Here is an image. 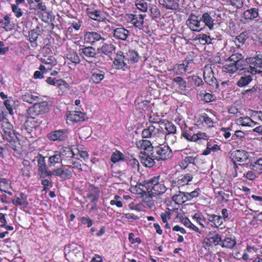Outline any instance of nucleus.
<instances>
[{"label": "nucleus", "instance_id": "obj_60", "mask_svg": "<svg viewBox=\"0 0 262 262\" xmlns=\"http://www.w3.org/2000/svg\"><path fill=\"white\" fill-rule=\"evenodd\" d=\"M41 61L45 64L49 65V67L51 68V69L56 64V60L54 56H50V57H42L41 58Z\"/></svg>", "mask_w": 262, "mask_h": 262}, {"label": "nucleus", "instance_id": "obj_24", "mask_svg": "<svg viewBox=\"0 0 262 262\" xmlns=\"http://www.w3.org/2000/svg\"><path fill=\"white\" fill-rule=\"evenodd\" d=\"M140 158L141 163L145 167L150 168L156 164L155 161L156 159L152 157L151 151L146 154L140 153Z\"/></svg>", "mask_w": 262, "mask_h": 262}, {"label": "nucleus", "instance_id": "obj_14", "mask_svg": "<svg viewBox=\"0 0 262 262\" xmlns=\"http://www.w3.org/2000/svg\"><path fill=\"white\" fill-rule=\"evenodd\" d=\"M68 130L59 129L51 132L47 135L48 138L53 141H64L68 139Z\"/></svg>", "mask_w": 262, "mask_h": 262}, {"label": "nucleus", "instance_id": "obj_42", "mask_svg": "<svg viewBox=\"0 0 262 262\" xmlns=\"http://www.w3.org/2000/svg\"><path fill=\"white\" fill-rule=\"evenodd\" d=\"M81 51L80 55L83 58H95L96 57V52L94 48L91 46L84 47L80 49Z\"/></svg>", "mask_w": 262, "mask_h": 262}, {"label": "nucleus", "instance_id": "obj_30", "mask_svg": "<svg viewBox=\"0 0 262 262\" xmlns=\"http://www.w3.org/2000/svg\"><path fill=\"white\" fill-rule=\"evenodd\" d=\"M145 16V14H131L130 17V22L136 28L141 29L143 27L144 19Z\"/></svg>", "mask_w": 262, "mask_h": 262}, {"label": "nucleus", "instance_id": "obj_1", "mask_svg": "<svg viewBox=\"0 0 262 262\" xmlns=\"http://www.w3.org/2000/svg\"><path fill=\"white\" fill-rule=\"evenodd\" d=\"M143 185L148 189H150L149 192H151V195L154 197L163 194L167 189L164 181L161 180L160 175L152 177L143 181Z\"/></svg>", "mask_w": 262, "mask_h": 262}, {"label": "nucleus", "instance_id": "obj_36", "mask_svg": "<svg viewBox=\"0 0 262 262\" xmlns=\"http://www.w3.org/2000/svg\"><path fill=\"white\" fill-rule=\"evenodd\" d=\"M2 130L3 132V136L6 138H12L13 133L12 125L6 119L2 120L1 123Z\"/></svg>", "mask_w": 262, "mask_h": 262}, {"label": "nucleus", "instance_id": "obj_12", "mask_svg": "<svg viewBox=\"0 0 262 262\" xmlns=\"http://www.w3.org/2000/svg\"><path fill=\"white\" fill-rule=\"evenodd\" d=\"M105 72L104 70L93 67L91 70V76L89 82L92 84H99L105 77Z\"/></svg>", "mask_w": 262, "mask_h": 262}, {"label": "nucleus", "instance_id": "obj_46", "mask_svg": "<svg viewBox=\"0 0 262 262\" xmlns=\"http://www.w3.org/2000/svg\"><path fill=\"white\" fill-rule=\"evenodd\" d=\"M236 122L238 125L246 127H252L256 124L249 117H239L237 119Z\"/></svg>", "mask_w": 262, "mask_h": 262}, {"label": "nucleus", "instance_id": "obj_34", "mask_svg": "<svg viewBox=\"0 0 262 262\" xmlns=\"http://www.w3.org/2000/svg\"><path fill=\"white\" fill-rule=\"evenodd\" d=\"M124 56L127 64L136 63L139 61L140 58L138 53L133 49H129Z\"/></svg>", "mask_w": 262, "mask_h": 262}, {"label": "nucleus", "instance_id": "obj_18", "mask_svg": "<svg viewBox=\"0 0 262 262\" xmlns=\"http://www.w3.org/2000/svg\"><path fill=\"white\" fill-rule=\"evenodd\" d=\"M85 114L80 111H70L67 114V120L73 123L85 120Z\"/></svg>", "mask_w": 262, "mask_h": 262}, {"label": "nucleus", "instance_id": "obj_41", "mask_svg": "<svg viewBox=\"0 0 262 262\" xmlns=\"http://www.w3.org/2000/svg\"><path fill=\"white\" fill-rule=\"evenodd\" d=\"M23 167L20 168L21 174L27 178L31 177L32 165L30 162L27 160H24L22 162Z\"/></svg>", "mask_w": 262, "mask_h": 262}, {"label": "nucleus", "instance_id": "obj_43", "mask_svg": "<svg viewBox=\"0 0 262 262\" xmlns=\"http://www.w3.org/2000/svg\"><path fill=\"white\" fill-rule=\"evenodd\" d=\"M115 49V47L113 45L104 43L101 48H98L97 52L100 56L103 57L112 53Z\"/></svg>", "mask_w": 262, "mask_h": 262}, {"label": "nucleus", "instance_id": "obj_62", "mask_svg": "<svg viewBox=\"0 0 262 262\" xmlns=\"http://www.w3.org/2000/svg\"><path fill=\"white\" fill-rule=\"evenodd\" d=\"M4 103L9 114L12 115L13 114V106L15 104V102L12 100V98L9 97V99L4 101Z\"/></svg>", "mask_w": 262, "mask_h": 262}, {"label": "nucleus", "instance_id": "obj_31", "mask_svg": "<svg viewBox=\"0 0 262 262\" xmlns=\"http://www.w3.org/2000/svg\"><path fill=\"white\" fill-rule=\"evenodd\" d=\"M247 62L251 68H262V52H256L255 56L247 58Z\"/></svg>", "mask_w": 262, "mask_h": 262}, {"label": "nucleus", "instance_id": "obj_25", "mask_svg": "<svg viewBox=\"0 0 262 262\" xmlns=\"http://www.w3.org/2000/svg\"><path fill=\"white\" fill-rule=\"evenodd\" d=\"M253 80V75L252 73L242 75L236 81V85L237 87L245 88L248 86Z\"/></svg>", "mask_w": 262, "mask_h": 262}, {"label": "nucleus", "instance_id": "obj_50", "mask_svg": "<svg viewBox=\"0 0 262 262\" xmlns=\"http://www.w3.org/2000/svg\"><path fill=\"white\" fill-rule=\"evenodd\" d=\"M39 34L35 30H31L29 32V39L31 43V46L33 48H36L38 44L37 40Z\"/></svg>", "mask_w": 262, "mask_h": 262}, {"label": "nucleus", "instance_id": "obj_4", "mask_svg": "<svg viewBox=\"0 0 262 262\" xmlns=\"http://www.w3.org/2000/svg\"><path fill=\"white\" fill-rule=\"evenodd\" d=\"M151 155L152 157L158 161H166L172 157V152L167 144L163 143L154 146Z\"/></svg>", "mask_w": 262, "mask_h": 262}, {"label": "nucleus", "instance_id": "obj_48", "mask_svg": "<svg viewBox=\"0 0 262 262\" xmlns=\"http://www.w3.org/2000/svg\"><path fill=\"white\" fill-rule=\"evenodd\" d=\"M181 136L188 142H195V134L193 132L191 128L183 130Z\"/></svg>", "mask_w": 262, "mask_h": 262}, {"label": "nucleus", "instance_id": "obj_33", "mask_svg": "<svg viewBox=\"0 0 262 262\" xmlns=\"http://www.w3.org/2000/svg\"><path fill=\"white\" fill-rule=\"evenodd\" d=\"M23 101L30 104L34 103L35 102H38L40 100L39 95L38 93L27 92L21 96Z\"/></svg>", "mask_w": 262, "mask_h": 262}, {"label": "nucleus", "instance_id": "obj_58", "mask_svg": "<svg viewBox=\"0 0 262 262\" xmlns=\"http://www.w3.org/2000/svg\"><path fill=\"white\" fill-rule=\"evenodd\" d=\"M124 159V155L121 151L117 150L113 152L111 157V160L114 163H115L120 160H123Z\"/></svg>", "mask_w": 262, "mask_h": 262}, {"label": "nucleus", "instance_id": "obj_11", "mask_svg": "<svg viewBox=\"0 0 262 262\" xmlns=\"http://www.w3.org/2000/svg\"><path fill=\"white\" fill-rule=\"evenodd\" d=\"M105 39L98 31H84V40L85 42L95 45L97 42H103Z\"/></svg>", "mask_w": 262, "mask_h": 262}, {"label": "nucleus", "instance_id": "obj_2", "mask_svg": "<svg viewBox=\"0 0 262 262\" xmlns=\"http://www.w3.org/2000/svg\"><path fill=\"white\" fill-rule=\"evenodd\" d=\"M74 154L69 147H64L58 151H54L53 155L48 157L49 166H55L56 164L61 163L62 161L66 163L67 158H72Z\"/></svg>", "mask_w": 262, "mask_h": 262}, {"label": "nucleus", "instance_id": "obj_22", "mask_svg": "<svg viewBox=\"0 0 262 262\" xmlns=\"http://www.w3.org/2000/svg\"><path fill=\"white\" fill-rule=\"evenodd\" d=\"M82 162V160L75 158L73 156L72 158H67L65 166L76 169L77 172H79L83 170Z\"/></svg>", "mask_w": 262, "mask_h": 262}, {"label": "nucleus", "instance_id": "obj_29", "mask_svg": "<svg viewBox=\"0 0 262 262\" xmlns=\"http://www.w3.org/2000/svg\"><path fill=\"white\" fill-rule=\"evenodd\" d=\"M249 154L244 150H236L231 153L232 159L235 162H244L249 159Z\"/></svg>", "mask_w": 262, "mask_h": 262}, {"label": "nucleus", "instance_id": "obj_28", "mask_svg": "<svg viewBox=\"0 0 262 262\" xmlns=\"http://www.w3.org/2000/svg\"><path fill=\"white\" fill-rule=\"evenodd\" d=\"M85 12L90 18L97 21H102L106 19L102 16V12L100 10H96L93 7L87 8Z\"/></svg>", "mask_w": 262, "mask_h": 262}, {"label": "nucleus", "instance_id": "obj_37", "mask_svg": "<svg viewBox=\"0 0 262 262\" xmlns=\"http://www.w3.org/2000/svg\"><path fill=\"white\" fill-rule=\"evenodd\" d=\"M200 124L203 126L207 128H212L214 127V121L206 113H203L200 116Z\"/></svg>", "mask_w": 262, "mask_h": 262}, {"label": "nucleus", "instance_id": "obj_17", "mask_svg": "<svg viewBox=\"0 0 262 262\" xmlns=\"http://www.w3.org/2000/svg\"><path fill=\"white\" fill-rule=\"evenodd\" d=\"M135 145L138 149L141 150L140 153H148L152 151L154 146L151 142L147 139H141L136 141Z\"/></svg>", "mask_w": 262, "mask_h": 262}, {"label": "nucleus", "instance_id": "obj_7", "mask_svg": "<svg viewBox=\"0 0 262 262\" xmlns=\"http://www.w3.org/2000/svg\"><path fill=\"white\" fill-rule=\"evenodd\" d=\"M49 103L46 101L36 102L27 110V114L31 116H37L49 111Z\"/></svg>", "mask_w": 262, "mask_h": 262}, {"label": "nucleus", "instance_id": "obj_59", "mask_svg": "<svg viewBox=\"0 0 262 262\" xmlns=\"http://www.w3.org/2000/svg\"><path fill=\"white\" fill-rule=\"evenodd\" d=\"M0 24L6 30H11L13 27V26L11 25L10 19L8 15H6L3 18H0Z\"/></svg>", "mask_w": 262, "mask_h": 262}, {"label": "nucleus", "instance_id": "obj_16", "mask_svg": "<svg viewBox=\"0 0 262 262\" xmlns=\"http://www.w3.org/2000/svg\"><path fill=\"white\" fill-rule=\"evenodd\" d=\"M260 94L262 95V89L256 84L247 89L243 90L241 92V95L248 99H253L258 95Z\"/></svg>", "mask_w": 262, "mask_h": 262}, {"label": "nucleus", "instance_id": "obj_54", "mask_svg": "<svg viewBox=\"0 0 262 262\" xmlns=\"http://www.w3.org/2000/svg\"><path fill=\"white\" fill-rule=\"evenodd\" d=\"M248 33L247 32H243L241 33L239 35L237 36L235 38V42L236 45L239 47L243 45L247 39L248 38Z\"/></svg>", "mask_w": 262, "mask_h": 262}, {"label": "nucleus", "instance_id": "obj_53", "mask_svg": "<svg viewBox=\"0 0 262 262\" xmlns=\"http://www.w3.org/2000/svg\"><path fill=\"white\" fill-rule=\"evenodd\" d=\"M260 174L258 171L253 170L252 167L251 170L245 172L243 177L248 180L254 181Z\"/></svg>", "mask_w": 262, "mask_h": 262}, {"label": "nucleus", "instance_id": "obj_61", "mask_svg": "<svg viewBox=\"0 0 262 262\" xmlns=\"http://www.w3.org/2000/svg\"><path fill=\"white\" fill-rule=\"evenodd\" d=\"M56 86L61 91L62 93L66 92L70 89V84L62 79H58V82Z\"/></svg>", "mask_w": 262, "mask_h": 262}, {"label": "nucleus", "instance_id": "obj_27", "mask_svg": "<svg viewBox=\"0 0 262 262\" xmlns=\"http://www.w3.org/2000/svg\"><path fill=\"white\" fill-rule=\"evenodd\" d=\"M159 132V128L156 127L153 124H150L142 130L141 136L142 138L145 139L154 138Z\"/></svg>", "mask_w": 262, "mask_h": 262}, {"label": "nucleus", "instance_id": "obj_26", "mask_svg": "<svg viewBox=\"0 0 262 262\" xmlns=\"http://www.w3.org/2000/svg\"><path fill=\"white\" fill-rule=\"evenodd\" d=\"M12 203L15 206H20L26 208L29 205L27 195L25 193L20 192L17 195L14 197L12 200Z\"/></svg>", "mask_w": 262, "mask_h": 262}, {"label": "nucleus", "instance_id": "obj_49", "mask_svg": "<svg viewBox=\"0 0 262 262\" xmlns=\"http://www.w3.org/2000/svg\"><path fill=\"white\" fill-rule=\"evenodd\" d=\"M69 24L70 25V27L68 28L69 31L72 30L74 29L75 31H78L82 26L83 21L81 19L75 18L74 19L70 20Z\"/></svg>", "mask_w": 262, "mask_h": 262}, {"label": "nucleus", "instance_id": "obj_39", "mask_svg": "<svg viewBox=\"0 0 262 262\" xmlns=\"http://www.w3.org/2000/svg\"><path fill=\"white\" fill-rule=\"evenodd\" d=\"M208 221L211 223V226L216 228H219L223 223V219L221 215L214 214H207Z\"/></svg>", "mask_w": 262, "mask_h": 262}, {"label": "nucleus", "instance_id": "obj_35", "mask_svg": "<svg viewBox=\"0 0 262 262\" xmlns=\"http://www.w3.org/2000/svg\"><path fill=\"white\" fill-rule=\"evenodd\" d=\"M220 246L223 248L228 249H232L236 245L235 237L233 235L226 236L223 239H222V242Z\"/></svg>", "mask_w": 262, "mask_h": 262}, {"label": "nucleus", "instance_id": "obj_45", "mask_svg": "<svg viewBox=\"0 0 262 262\" xmlns=\"http://www.w3.org/2000/svg\"><path fill=\"white\" fill-rule=\"evenodd\" d=\"M230 61L236 64L238 66H240L241 68L243 69V64L244 60L243 56L241 54L236 53L233 54L227 59Z\"/></svg>", "mask_w": 262, "mask_h": 262}, {"label": "nucleus", "instance_id": "obj_52", "mask_svg": "<svg viewBox=\"0 0 262 262\" xmlns=\"http://www.w3.org/2000/svg\"><path fill=\"white\" fill-rule=\"evenodd\" d=\"M172 71L175 75H182L185 74L187 71L185 63L176 64L172 69Z\"/></svg>", "mask_w": 262, "mask_h": 262}, {"label": "nucleus", "instance_id": "obj_51", "mask_svg": "<svg viewBox=\"0 0 262 262\" xmlns=\"http://www.w3.org/2000/svg\"><path fill=\"white\" fill-rule=\"evenodd\" d=\"M150 16L152 19L157 20L161 19V13L159 8L156 5H152L150 8Z\"/></svg>", "mask_w": 262, "mask_h": 262}, {"label": "nucleus", "instance_id": "obj_64", "mask_svg": "<svg viewBox=\"0 0 262 262\" xmlns=\"http://www.w3.org/2000/svg\"><path fill=\"white\" fill-rule=\"evenodd\" d=\"M172 81L175 82L181 90H184L186 88V81L181 77H176L172 79Z\"/></svg>", "mask_w": 262, "mask_h": 262}, {"label": "nucleus", "instance_id": "obj_63", "mask_svg": "<svg viewBox=\"0 0 262 262\" xmlns=\"http://www.w3.org/2000/svg\"><path fill=\"white\" fill-rule=\"evenodd\" d=\"M196 161H198V159L196 157H194L193 156H187L182 161L181 163L182 166L185 168L189 164H193L194 165H195V162Z\"/></svg>", "mask_w": 262, "mask_h": 262}, {"label": "nucleus", "instance_id": "obj_55", "mask_svg": "<svg viewBox=\"0 0 262 262\" xmlns=\"http://www.w3.org/2000/svg\"><path fill=\"white\" fill-rule=\"evenodd\" d=\"M192 219L199 224L202 228H205V219L201 212H196L192 216Z\"/></svg>", "mask_w": 262, "mask_h": 262}, {"label": "nucleus", "instance_id": "obj_44", "mask_svg": "<svg viewBox=\"0 0 262 262\" xmlns=\"http://www.w3.org/2000/svg\"><path fill=\"white\" fill-rule=\"evenodd\" d=\"M193 179V174L192 173H187L182 174L178 179V184L179 187H182L188 185Z\"/></svg>", "mask_w": 262, "mask_h": 262}, {"label": "nucleus", "instance_id": "obj_8", "mask_svg": "<svg viewBox=\"0 0 262 262\" xmlns=\"http://www.w3.org/2000/svg\"><path fill=\"white\" fill-rule=\"evenodd\" d=\"M215 64L213 63L206 65L204 69L203 77L205 81L212 86L217 89L219 86V83L214 77L213 69L215 68Z\"/></svg>", "mask_w": 262, "mask_h": 262}, {"label": "nucleus", "instance_id": "obj_38", "mask_svg": "<svg viewBox=\"0 0 262 262\" xmlns=\"http://www.w3.org/2000/svg\"><path fill=\"white\" fill-rule=\"evenodd\" d=\"M172 200L178 205H181L186 201H190L188 196L187 192L180 191H179L178 194L172 196Z\"/></svg>", "mask_w": 262, "mask_h": 262}, {"label": "nucleus", "instance_id": "obj_6", "mask_svg": "<svg viewBox=\"0 0 262 262\" xmlns=\"http://www.w3.org/2000/svg\"><path fill=\"white\" fill-rule=\"evenodd\" d=\"M46 157L41 154H38L35 156V159L37 162V171L40 178H45L46 177H51L53 175V170L49 169V164H46L45 160Z\"/></svg>", "mask_w": 262, "mask_h": 262}, {"label": "nucleus", "instance_id": "obj_9", "mask_svg": "<svg viewBox=\"0 0 262 262\" xmlns=\"http://www.w3.org/2000/svg\"><path fill=\"white\" fill-rule=\"evenodd\" d=\"M187 26L193 32H199L205 28L202 23L201 18L191 13L186 21Z\"/></svg>", "mask_w": 262, "mask_h": 262}, {"label": "nucleus", "instance_id": "obj_15", "mask_svg": "<svg viewBox=\"0 0 262 262\" xmlns=\"http://www.w3.org/2000/svg\"><path fill=\"white\" fill-rule=\"evenodd\" d=\"M129 35V31L121 25L113 30V36L116 40L126 41Z\"/></svg>", "mask_w": 262, "mask_h": 262}, {"label": "nucleus", "instance_id": "obj_10", "mask_svg": "<svg viewBox=\"0 0 262 262\" xmlns=\"http://www.w3.org/2000/svg\"><path fill=\"white\" fill-rule=\"evenodd\" d=\"M35 117L28 114L27 120L24 123V128L22 129L26 138H32L31 133L33 129H35L39 125V123Z\"/></svg>", "mask_w": 262, "mask_h": 262}, {"label": "nucleus", "instance_id": "obj_23", "mask_svg": "<svg viewBox=\"0 0 262 262\" xmlns=\"http://www.w3.org/2000/svg\"><path fill=\"white\" fill-rule=\"evenodd\" d=\"M160 6L167 10L176 11L179 7V0H158Z\"/></svg>", "mask_w": 262, "mask_h": 262}, {"label": "nucleus", "instance_id": "obj_47", "mask_svg": "<svg viewBox=\"0 0 262 262\" xmlns=\"http://www.w3.org/2000/svg\"><path fill=\"white\" fill-rule=\"evenodd\" d=\"M66 60L68 64H70L68 61L74 63L75 65L78 64L80 61V58L78 54L74 51H70L66 55Z\"/></svg>", "mask_w": 262, "mask_h": 262}, {"label": "nucleus", "instance_id": "obj_19", "mask_svg": "<svg viewBox=\"0 0 262 262\" xmlns=\"http://www.w3.org/2000/svg\"><path fill=\"white\" fill-rule=\"evenodd\" d=\"M53 175L63 180H70L73 177L72 171L62 165L61 167L53 170Z\"/></svg>", "mask_w": 262, "mask_h": 262}, {"label": "nucleus", "instance_id": "obj_21", "mask_svg": "<svg viewBox=\"0 0 262 262\" xmlns=\"http://www.w3.org/2000/svg\"><path fill=\"white\" fill-rule=\"evenodd\" d=\"M214 15H211V13L210 12H205L204 13L201 18L202 23H204L205 27H207L209 30H212L214 28V26L215 24Z\"/></svg>", "mask_w": 262, "mask_h": 262}, {"label": "nucleus", "instance_id": "obj_57", "mask_svg": "<svg viewBox=\"0 0 262 262\" xmlns=\"http://www.w3.org/2000/svg\"><path fill=\"white\" fill-rule=\"evenodd\" d=\"M149 193H150L148 195H146L142 201V203L144 206H147L151 209L155 206V203L152 200V196H154L151 195V192Z\"/></svg>", "mask_w": 262, "mask_h": 262}, {"label": "nucleus", "instance_id": "obj_3", "mask_svg": "<svg viewBox=\"0 0 262 262\" xmlns=\"http://www.w3.org/2000/svg\"><path fill=\"white\" fill-rule=\"evenodd\" d=\"M68 251L64 253L65 258L69 262H80L84 256V249L76 243L69 244L67 246Z\"/></svg>", "mask_w": 262, "mask_h": 262}, {"label": "nucleus", "instance_id": "obj_5", "mask_svg": "<svg viewBox=\"0 0 262 262\" xmlns=\"http://www.w3.org/2000/svg\"><path fill=\"white\" fill-rule=\"evenodd\" d=\"M222 235L216 230L209 232L207 236L205 237L202 243L203 247L209 250L210 247L221 245Z\"/></svg>", "mask_w": 262, "mask_h": 262}, {"label": "nucleus", "instance_id": "obj_40", "mask_svg": "<svg viewBox=\"0 0 262 262\" xmlns=\"http://www.w3.org/2000/svg\"><path fill=\"white\" fill-rule=\"evenodd\" d=\"M243 15L247 20L254 19L258 16L259 9L258 7L251 8L245 11Z\"/></svg>", "mask_w": 262, "mask_h": 262}, {"label": "nucleus", "instance_id": "obj_32", "mask_svg": "<svg viewBox=\"0 0 262 262\" xmlns=\"http://www.w3.org/2000/svg\"><path fill=\"white\" fill-rule=\"evenodd\" d=\"M222 69L223 72L231 75L236 72L238 70L243 69V68L230 61L228 59H226V62L222 67Z\"/></svg>", "mask_w": 262, "mask_h": 262}, {"label": "nucleus", "instance_id": "obj_13", "mask_svg": "<svg viewBox=\"0 0 262 262\" xmlns=\"http://www.w3.org/2000/svg\"><path fill=\"white\" fill-rule=\"evenodd\" d=\"M114 68L117 70L125 71L128 68L125 57L123 52H118L113 61Z\"/></svg>", "mask_w": 262, "mask_h": 262}, {"label": "nucleus", "instance_id": "obj_56", "mask_svg": "<svg viewBox=\"0 0 262 262\" xmlns=\"http://www.w3.org/2000/svg\"><path fill=\"white\" fill-rule=\"evenodd\" d=\"M199 39L203 44H212L213 43V40L215 39L211 36L206 34H200L199 35Z\"/></svg>", "mask_w": 262, "mask_h": 262}, {"label": "nucleus", "instance_id": "obj_20", "mask_svg": "<svg viewBox=\"0 0 262 262\" xmlns=\"http://www.w3.org/2000/svg\"><path fill=\"white\" fill-rule=\"evenodd\" d=\"M88 193L86 198L92 203H97L100 196V189L93 184H90L88 188Z\"/></svg>", "mask_w": 262, "mask_h": 262}]
</instances>
